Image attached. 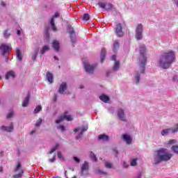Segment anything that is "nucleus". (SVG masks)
Masks as SVG:
<instances>
[{
	"instance_id": "f257e3e1",
	"label": "nucleus",
	"mask_w": 178,
	"mask_h": 178,
	"mask_svg": "<svg viewBox=\"0 0 178 178\" xmlns=\"http://www.w3.org/2000/svg\"><path fill=\"white\" fill-rule=\"evenodd\" d=\"M176 59V54L175 51H170L163 53L159 59V66L162 69H169L170 66H172V63L175 62Z\"/></svg>"
},
{
	"instance_id": "f03ea898",
	"label": "nucleus",
	"mask_w": 178,
	"mask_h": 178,
	"mask_svg": "<svg viewBox=\"0 0 178 178\" xmlns=\"http://www.w3.org/2000/svg\"><path fill=\"white\" fill-rule=\"evenodd\" d=\"M156 154H157L154 158L156 165L161 163V162H168V161H170V159H172V156H173V154L168 152V149L165 148H161L160 149L157 150Z\"/></svg>"
},
{
	"instance_id": "7ed1b4c3",
	"label": "nucleus",
	"mask_w": 178,
	"mask_h": 178,
	"mask_svg": "<svg viewBox=\"0 0 178 178\" xmlns=\"http://www.w3.org/2000/svg\"><path fill=\"white\" fill-rule=\"evenodd\" d=\"M145 46L140 47V55L142 57L140 64V73H145V65H147V56H145Z\"/></svg>"
},
{
	"instance_id": "20e7f679",
	"label": "nucleus",
	"mask_w": 178,
	"mask_h": 178,
	"mask_svg": "<svg viewBox=\"0 0 178 178\" xmlns=\"http://www.w3.org/2000/svg\"><path fill=\"white\" fill-rule=\"evenodd\" d=\"M67 120L68 122H70L72 120V116L67 115V111L64 113L63 115H61L59 119L56 120V123L58 124L59 123H61V122H63V120Z\"/></svg>"
},
{
	"instance_id": "39448f33",
	"label": "nucleus",
	"mask_w": 178,
	"mask_h": 178,
	"mask_svg": "<svg viewBox=\"0 0 178 178\" xmlns=\"http://www.w3.org/2000/svg\"><path fill=\"white\" fill-rule=\"evenodd\" d=\"M12 51V48L5 44H1L0 45V52L1 55H5L6 54H9Z\"/></svg>"
},
{
	"instance_id": "423d86ee",
	"label": "nucleus",
	"mask_w": 178,
	"mask_h": 178,
	"mask_svg": "<svg viewBox=\"0 0 178 178\" xmlns=\"http://www.w3.org/2000/svg\"><path fill=\"white\" fill-rule=\"evenodd\" d=\"M136 40H142L143 39V24H138L136 27Z\"/></svg>"
},
{
	"instance_id": "0eeeda50",
	"label": "nucleus",
	"mask_w": 178,
	"mask_h": 178,
	"mask_svg": "<svg viewBox=\"0 0 178 178\" xmlns=\"http://www.w3.org/2000/svg\"><path fill=\"white\" fill-rule=\"evenodd\" d=\"M79 130H81V132L76 136L77 140H79V138H80V137H81L83 136V133L84 131H87V130H88V125L82 126L81 127H79L77 129H74V133H77V131H79Z\"/></svg>"
},
{
	"instance_id": "6e6552de",
	"label": "nucleus",
	"mask_w": 178,
	"mask_h": 178,
	"mask_svg": "<svg viewBox=\"0 0 178 178\" xmlns=\"http://www.w3.org/2000/svg\"><path fill=\"white\" fill-rule=\"evenodd\" d=\"M95 67H97V65H90L86 64L84 65V69L87 73H89L90 74H92L94 73V70H95Z\"/></svg>"
},
{
	"instance_id": "1a4fd4ad",
	"label": "nucleus",
	"mask_w": 178,
	"mask_h": 178,
	"mask_svg": "<svg viewBox=\"0 0 178 178\" xmlns=\"http://www.w3.org/2000/svg\"><path fill=\"white\" fill-rule=\"evenodd\" d=\"M123 27L122 26V24H118L115 27V33L117 37H123Z\"/></svg>"
},
{
	"instance_id": "9d476101",
	"label": "nucleus",
	"mask_w": 178,
	"mask_h": 178,
	"mask_svg": "<svg viewBox=\"0 0 178 178\" xmlns=\"http://www.w3.org/2000/svg\"><path fill=\"white\" fill-rule=\"evenodd\" d=\"M117 115L120 120H122V122H126V114H124V110L119 108L117 111Z\"/></svg>"
},
{
	"instance_id": "9b49d317",
	"label": "nucleus",
	"mask_w": 178,
	"mask_h": 178,
	"mask_svg": "<svg viewBox=\"0 0 178 178\" xmlns=\"http://www.w3.org/2000/svg\"><path fill=\"white\" fill-rule=\"evenodd\" d=\"M14 129L13 122H11L9 127L1 126V130L2 131H7L8 133H12Z\"/></svg>"
},
{
	"instance_id": "f8f14e48",
	"label": "nucleus",
	"mask_w": 178,
	"mask_h": 178,
	"mask_svg": "<svg viewBox=\"0 0 178 178\" xmlns=\"http://www.w3.org/2000/svg\"><path fill=\"white\" fill-rule=\"evenodd\" d=\"M68 33L70 34V37L71 38V41L72 42H75L74 40H73L74 38V37H76V34L74 33V29H73V27L70 26L68 28Z\"/></svg>"
},
{
	"instance_id": "ddd939ff",
	"label": "nucleus",
	"mask_w": 178,
	"mask_h": 178,
	"mask_svg": "<svg viewBox=\"0 0 178 178\" xmlns=\"http://www.w3.org/2000/svg\"><path fill=\"white\" fill-rule=\"evenodd\" d=\"M65 90H67V84L66 83L63 82L58 88V92L60 94H63L65 91Z\"/></svg>"
},
{
	"instance_id": "4468645a",
	"label": "nucleus",
	"mask_w": 178,
	"mask_h": 178,
	"mask_svg": "<svg viewBox=\"0 0 178 178\" xmlns=\"http://www.w3.org/2000/svg\"><path fill=\"white\" fill-rule=\"evenodd\" d=\"M10 77H12V79H15V77H16V74L15 73L14 71L8 72L6 74V80H9Z\"/></svg>"
},
{
	"instance_id": "2eb2a0df",
	"label": "nucleus",
	"mask_w": 178,
	"mask_h": 178,
	"mask_svg": "<svg viewBox=\"0 0 178 178\" xmlns=\"http://www.w3.org/2000/svg\"><path fill=\"white\" fill-rule=\"evenodd\" d=\"M15 55H16V57L17 58L18 60H19L20 62H22V60H23V54H22V51H20V49H16Z\"/></svg>"
},
{
	"instance_id": "dca6fc26",
	"label": "nucleus",
	"mask_w": 178,
	"mask_h": 178,
	"mask_svg": "<svg viewBox=\"0 0 178 178\" xmlns=\"http://www.w3.org/2000/svg\"><path fill=\"white\" fill-rule=\"evenodd\" d=\"M122 138L124 140H125V143L129 145V144H131V138L130 136L127 134H123Z\"/></svg>"
},
{
	"instance_id": "f3484780",
	"label": "nucleus",
	"mask_w": 178,
	"mask_h": 178,
	"mask_svg": "<svg viewBox=\"0 0 178 178\" xmlns=\"http://www.w3.org/2000/svg\"><path fill=\"white\" fill-rule=\"evenodd\" d=\"M88 163L84 162L81 167V175H84V172H88Z\"/></svg>"
},
{
	"instance_id": "a211bd4d",
	"label": "nucleus",
	"mask_w": 178,
	"mask_h": 178,
	"mask_svg": "<svg viewBox=\"0 0 178 178\" xmlns=\"http://www.w3.org/2000/svg\"><path fill=\"white\" fill-rule=\"evenodd\" d=\"M99 99L103 102H105L106 104H108V102H109V97L106 96V95L104 94L99 96Z\"/></svg>"
},
{
	"instance_id": "6ab92c4d",
	"label": "nucleus",
	"mask_w": 178,
	"mask_h": 178,
	"mask_svg": "<svg viewBox=\"0 0 178 178\" xmlns=\"http://www.w3.org/2000/svg\"><path fill=\"white\" fill-rule=\"evenodd\" d=\"M52 47L54 49L58 52L59 51V41L58 40H54L52 43Z\"/></svg>"
},
{
	"instance_id": "aec40b11",
	"label": "nucleus",
	"mask_w": 178,
	"mask_h": 178,
	"mask_svg": "<svg viewBox=\"0 0 178 178\" xmlns=\"http://www.w3.org/2000/svg\"><path fill=\"white\" fill-rule=\"evenodd\" d=\"M47 79L49 83H50V84H51V83H54V75H52L51 72H47Z\"/></svg>"
},
{
	"instance_id": "412c9836",
	"label": "nucleus",
	"mask_w": 178,
	"mask_h": 178,
	"mask_svg": "<svg viewBox=\"0 0 178 178\" xmlns=\"http://www.w3.org/2000/svg\"><path fill=\"white\" fill-rule=\"evenodd\" d=\"M22 170H23V168L22 167V163H20V162H18L15 169V172H17V173H22Z\"/></svg>"
},
{
	"instance_id": "4be33fe9",
	"label": "nucleus",
	"mask_w": 178,
	"mask_h": 178,
	"mask_svg": "<svg viewBox=\"0 0 178 178\" xmlns=\"http://www.w3.org/2000/svg\"><path fill=\"white\" fill-rule=\"evenodd\" d=\"M99 140H103V141H108L109 136L108 135L102 134L99 136Z\"/></svg>"
},
{
	"instance_id": "5701e85b",
	"label": "nucleus",
	"mask_w": 178,
	"mask_h": 178,
	"mask_svg": "<svg viewBox=\"0 0 178 178\" xmlns=\"http://www.w3.org/2000/svg\"><path fill=\"white\" fill-rule=\"evenodd\" d=\"M105 56H106V51H105V49H102L101 52V62L103 63L104 60H105Z\"/></svg>"
},
{
	"instance_id": "b1692460",
	"label": "nucleus",
	"mask_w": 178,
	"mask_h": 178,
	"mask_svg": "<svg viewBox=\"0 0 178 178\" xmlns=\"http://www.w3.org/2000/svg\"><path fill=\"white\" fill-rule=\"evenodd\" d=\"M29 99H30V95H28L27 97H25L24 102L22 103V106L24 107L27 106V105H29Z\"/></svg>"
},
{
	"instance_id": "393cba45",
	"label": "nucleus",
	"mask_w": 178,
	"mask_h": 178,
	"mask_svg": "<svg viewBox=\"0 0 178 178\" xmlns=\"http://www.w3.org/2000/svg\"><path fill=\"white\" fill-rule=\"evenodd\" d=\"M82 20H83L84 22H88V20H90V15H88V13H85L83 15Z\"/></svg>"
},
{
	"instance_id": "a878e982",
	"label": "nucleus",
	"mask_w": 178,
	"mask_h": 178,
	"mask_svg": "<svg viewBox=\"0 0 178 178\" xmlns=\"http://www.w3.org/2000/svg\"><path fill=\"white\" fill-rule=\"evenodd\" d=\"M38 51H40V49L38 47H37L33 53V56L32 57L33 60H35V59L37 58V55H38Z\"/></svg>"
},
{
	"instance_id": "bb28decb",
	"label": "nucleus",
	"mask_w": 178,
	"mask_h": 178,
	"mask_svg": "<svg viewBox=\"0 0 178 178\" xmlns=\"http://www.w3.org/2000/svg\"><path fill=\"white\" fill-rule=\"evenodd\" d=\"M24 174V170H21V173L18 172L17 174L13 175V178H22Z\"/></svg>"
},
{
	"instance_id": "cd10ccee",
	"label": "nucleus",
	"mask_w": 178,
	"mask_h": 178,
	"mask_svg": "<svg viewBox=\"0 0 178 178\" xmlns=\"http://www.w3.org/2000/svg\"><path fill=\"white\" fill-rule=\"evenodd\" d=\"M113 9V6L111 3H107L106 4V8L105 10L108 12L109 10H112Z\"/></svg>"
},
{
	"instance_id": "c85d7f7f",
	"label": "nucleus",
	"mask_w": 178,
	"mask_h": 178,
	"mask_svg": "<svg viewBox=\"0 0 178 178\" xmlns=\"http://www.w3.org/2000/svg\"><path fill=\"white\" fill-rule=\"evenodd\" d=\"M120 67V63H119V61H115V65L113 66V70H119Z\"/></svg>"
},
{
	"instance_id": "c756f323",
	"label": "nucleus",
	"mask_w": 178,
	"mask_h": 178,
	"mask_svg": "<svg viewBox=\"0 0 178 178\" xmlns=\"http://www.w3.org/2000/svg\"><path fill=\"white\" fill-rule=\"evenodd\" d=\"M47 51H49V46H44L42 48V50H41V54L42 55H44V52H47Z\"/></svg>"
},
{
	"instance_id": "7c9ffc66",
	"label": "nucleus",
	"mask_w": 178,
	"mask_h": 178,
	"mask_svg": "<svg viewBox=\"0 0 178 178\" xmlns=\"http://www.w3.org/2000/svg\"><path fill=\"white\" fill-rule=\"evenodd\" d=\"M137 159H131L130 165L131 166H137Z\"/></svg>"
},
{
	"instance_id": "2f4dec72",
	"label": "nucleus",
	"mask_w": 178,
	"mask_h": 178,
	"mask_svg": "<svg viewBox=\"0 0 178 178\" xmlns=\"http://www.w3.org/2000/svg\"><path fill=\"white\" fill-rule=\"evenodd\" d=\"M119 49V42L118 41H115L113 45V51L116 52Z\"/></svg>"
},
{
	"instance_id": "473e14b6",
	"label": "nucleus",
	"mask_w": 178,
	"mask_h": 178,
	"mask_svg": "<svg viewBox=\"0 0 178 178\" xmlns=\"http://www.w3.org/2000/svg\"><path fill=\"white\" fill-rule=\"evenodd\" d=\"M169 133H170V129H163L161 131V135L168 136V134H169Z\"/></svg>"
},
{
	"instance_id": "72a5a7b5",
	"label": "nucleus",
	"mask_w": 178,
	"mask_h": 178,
	"mask_svg": "<svg viewBox=\"0 0 178 178\" xmlns=\"http://www.w3.org/2000/svg\"><path fill=\"white\" fill-rule=\"evenodd\" d=\"M42 111V107L41 106H38L35 108L33 113H38L39 112H41Z\"/></svg>"
},
{
	"instance_id": "f704fd0d",
	"label": "nucleus",
	"mask_w": 178,
	"mask_h": 178,
	"mask_svg": "<svg viewBox=\"0 0 178 178\" xmlns=\"http://www.w3.org/2000/svg\"><path fill=\"white\" fill-rule=\"evenodd\" d=\"M90 156L92 161H95V162H97V156H95V154L94 152H90Z\"/></svg>"
},
{
	"instance_id": "c9c22d12",
	"label": "nucleus",
	"mask_w": 178,
	"mask_h": 178,
	"mask_svg": "<svg viewBox=\"0 0 178 178\" xmlns=\"http://www.w3.org/2000/svg\"><path fill=\"white\" fill-rule=\"evenodd\" d=\"M177 131H178V124H176L174 125L172 129V133H177Z\"/></svg>"
},
{
	"instance_id": "e433bc0d",
	"label": "nucleus",
	"mask_w": 178,
	"mask_h": 178,
	"mask_svg": "<svg viewBox=\"0 0 178 178\" xmlns=\"http://www.w3.org/2000/svg\"><path fill=\"white\" fill-rule=\"evenodd\" d=\"M41 123H42V118H39L35 124V127H40V126L41 125Z\"/></svg>"
},
{
	"instance_id": "4c0bfd02",
	"label": "nucleus",
	"mask_w": 178,
	"mask_h": 178,
	"mask_svg": "<svg viewBox=\"0 0 178 178\" xmlns=\"http://www.w3.org/2000/svg\"><path fill=\"white\" fill-rule=\"evenodd\" d=\"M59 147V145L56 144L55 145V147H54L53 149H51V151L49 152V154H54V151H56V149H58V148Z\"/></svg>"
},
{
	"instance_id": "58836bf2",
	"label": "nucleus",
	"mask_w": 178,
	"mask_h": 178,
	"mask_svg": "<svg viewBox=\"0 0 178 178\" xmlns=\"http://www.w3.org/2000/svg\"><path fill=\"white\" fill-rule=\"evenodd\" d=\"M99 8H102V9H106V4H105L104 3H102V2H101V3H99Z\"/></svg>"
},
{
	"instance_id": "ea45409f",
	"label": "nucleus",
	"mask_w": 178,
	"mask_h": 178,
	"mask_svg": "<svg viewBox=\"0 0 178 178\" xmlns=\"http://www.w3.org/2000/svg\"><path fill=\"white\" fill-rule=\"evenodd\" d=\"M4 37L5 38H9V37H10V33L8 31H5Z\"/></svg>"
},
{
	"instance_id": "a19ab883",
	"label": "nucleus",
	"mask_w": 178,
	"mask_h": 178,
	"mask_svg": "<svg viewBox=\"0 0 178 178\" xmlns=\"http://www.w3.org/2000/svg\"><path fill=\"white\" fill-rule=\"evenodd\" d=\"M176 143H177V141L175 139H172L168 141V144H176Z\"/></svg>"
},
{
	"instance_id": "79ce46f5",
	"label": "nucleus",
	"mask_w": 178,
	"mask_h": 178,
	"mask_svg": "<svg viewBox=\"0 0 178 178\" xmlns=\"http://www.w3.org/2000/svg\"><path fill=\"white\" fill-rule=\"evenodd\" d=\"M57 129H58V130H61V131H65V126L63 125L58 126Z\"/></svg>"
},
{
	"instance_id": "37998d69",
	"label": "nucleus",
	"mask_w": 178,
	"mask_h": 178,
	"mask_svg": "<svg viewBox=\"0 0 178 178\" xmlns=\"http://www.w3.org/2000/svg\"><path fill=\"white\" fill-rule=\"evenodd\" d=\"M136 83H140V74H137L135 76Z\"/></svg>"
},
{
	"instance_id": "c03bdc74",
	"label": "nucleus",
	"mask_w": 178,
	"mask_h": 178,
	"mask_svg": "<svg viewBox=\"0 0 178 178\" xmlns=\"http://www.w3.org/2000/svg\"><path fill=\"white\" fill-rule=\"evenodd\" d=\"M12 116H13V111H11L10 113H9L7 115V119H10V118H12Z\"/></svg>"
},
{
	"instance_id": "a18cd8bd",
	"label": "nucleus",
	"mask_w": 178,
	"mask_h": 178,
	"mask_svg": "<svg viewBox=\"0 0 178 178\" xmlns=\"http://www.w3.org/2000/svg\"><path fill=\"white\" fill-rule=\"evenodd\" d=\"M106 168H108V169H111V168H112V164H111V163H109V162H106Z\"/></svg>"
},
{
	"instance_id": "49530a36",
	"label": "nucleus",
	"mask_w": 178,
	"mask_h": 178,
	"mask_svg": "<svg viewBox=\"0 0 178 178\" xmlns=\"http://www.w3.org/2000/svg\"><path fill=\"white\" fill-rule=\"evenodd\" d=\"M57 155H58V158H59L60 159H62V152H58Z\"/></svg>"
},
{
	"instance_id": "de8ad7c7",
	"label": "nucleus",
	"mask_w": 178,
	"mask_h": 178,
	"mask_svg": "<svg viewBox=\"0 0 178 178\" xmlns=\"http://www.w3.org/2000/svg\"><path fill=\"white\" fill-rule=\"evenodd\" d=\"M50 24L51 26L55 24V19H54V17L51 19Z\"/></svg>"
},
{
	"instance_id": "09e8293b",
	"label": "nucleus",
	"mask_w": 178,
	"mask_h": 178,
	"mask_svg": "<svg viewBox=\"0 0 178 178\" xmlns=\"http://www.w3.org/2000/svg\"><path fill=\"white\" fill-rule=\"evenodd\" d=\"M56 157L55 156H53L52 159H49V162L54 163L55 162Z\"/></svg>"
},
{
	"instance_id": "8fccbe9b",
	"label": "nucleus",
	"mask_w": 178,
	"mask_h": 178,
	"mask_svg": "<svg viewBox=\"0 0 178 178\" xmlns=\"http://www.w3.org/2000/svg\"><path fill=\"white\" fill-rule=\"evenodd\" d=\"M51 29L53 30V31H56V26L54 25H51Z\"/></svg>"
},
{
	"instance_id": "3c124183",
	"label": "nucleus",
	"mask_w": 178,
	"mask_h": 178,
	"mask_svg": "<svg viewBox=\"0 0 178 178\" xmlns=\"http://www.w3.org/2000/svg\"><path fill=\"white\" fill-rule=\"evenodd\" d=\"M74 160L75 161V162H77V163H79L80 162V159H79L77 157H74Z\"/></svg>"
},
{
	"instance_id": "603ef678",
	"label": "nucleus",
	"mask_w": 178,
	"mask_h": 178,
	"mask_svg": "<svg viewBox=\"0 0 178 178\" xmlns=\"http://www.w3.org/2000/svg\"><path fill=\"white\" fill-rule=\"evenodd\" d=\"M111 59H112V60H114L115 62H118V60H116V55H113Z\"/></svg>"
},
{
	"instance_id": "864d4df0",
	"label": "nucleus",
	"mask_w": 178,
	"mask_h": 178,
	"mask_svg": "<svg viewBox=\"0 0 178 178\" xmlns=\"http://www.w3.org/2000/svg\"><path fill=\"white\" fill-rule=\"evenodd\" d=\"M59 13H55L54 17H59Z\"/></svg>"
},
{
	"instance_id": "5fc2aeb1",
	"label": "nucleus",
	"mask_w": 178,
	"mask_h": 178,
	"mask_svg": "<svg viewBox=\"0 0 178 178\" xmlns=\"http://www.w3.org/2000/svg\"><path fill=\"white\" fill-rule=\"evenodd\" d=\"M113 151L115 154V156H118V150L116 149H113Z\"/></svg>"
},
{
	"instance_id": "6e6d98bb",
	"label": "nucleus",
	"mask_w": 178,
	"mask_h": 178,
	"mask_svg": "<svg viewBox=\"0 0 178 178\" xmlns=\"http://www.w3.org/2000/svg\"><path fill=\"white\" fill-rule=\"evenodd\" d=\"M0 5H1V6H5V2L1 1Z\"/></svg>"
},
{
	"instance_id": "4d7b16f0",
	"label": "nucleus",
	"mask_w": 178,
	"mask_h": 178,
	"mask_svg": "<svg viewBox=\"0 0 178 178\" xmlns=\"http://www.w3.org/2000/svg\"><path fill=\"white\" fill-rule=\"evenodd\" d=\"M54 58L55 59V60H59V58H58V57H56V56H54Z\"/></svg>"
},
{
	"instance_id": "13d9d810",
	"label": "nucleus",
	"mask_w": 178,
	"mask_h": 178,
	"mask_svg": "<svg viewBox=\"0 0 178 178\" xmlns=\"http://www.w3.org/2000/svg\"><path fill=\"white\" fill-rule=\"evenodd\" d=\"M17 35H20V30H18V31H17Z\"/></svg>"
},
{
	"instance_id": "bf43d9fd",
	"label": "nucleus",
	"mask_w": 178,
	"mask_h": 178,
	"mask_svg": "<svg viewBox=\"0 0 178 178\" xmlns=\"http://www.w3.org/2000/svg\"><path fill=\"white\" fill-rule=\"evenodd\" d=\"M3 172V168L0 167V172Z\"/></svg>"
},
{
	"instance_id": "052dcab7",
	"label": "nucleus",
	"mask_w": 178,
	"mask_h": 178,
	"mask_svg": "<svg viewBox=\"0 0 178 178\" xmlns=\"http://www.w3.org/2000/svg\"><path fill=\"white\" fill-rule=\"evenodd\" d=\"M34 133H35V131H31V134H34Z\"/></svg>"
},
{
	"instance_id": "680f3d73",
	"label": "nucleus",
	"mask_w": 178,
	"mask_h": 178,
	"mask_svg": "<svg viewBox=\"0 0 178 178\" xmlns=\"http://www.w3.org/2000/svg\"><path fill=\"white\" fill-rule=\"evenodd\" d=\"M55 97V101H56V94L54 95Z\"/></svg>"
},
{
	"instance_id": "e2e57ef3",
	"label": "nucleus",
	"mask_w": 178,
	"mask_h": 178,
	"mask_svg": "<svg viewBox=\"0 0 178 178\" xmlns=\"http://www.w3.org/2000/svg\"><path fill=\"white\" fill-rule=\"evenodd\" d=\"M79 88H83V86H80Z\"/></svg>"
},
{
	"instance_id": "0e129e2a",
	"label": "nucleus",
	"mask_w": 178,
	"mask_h": 178,
	"mask_svg": "<svg viewBox=\"0 0 178 178\" xmlns=\"http://www.w3.org/2000/svg\"><path fill=\"white\" fill-rule=\"evenodd\" d=\"M64 176H66V171L64 172Z\"/></svg>"
},
{
	"instance_id": "69168bd1",
	"label": "nucleus",
	"mask_w": 178,
	"mask_h": 178,
	"mask_svg": "<svg viewBox=\"0 0 178 178\" xmlns=\"http://www.w3.org/2000/svg\"><path fill=\"white\" fill-rule=\"evenodd\" d=\"M67 178H69V177H67ZM72 178H77V177H76V176H74Z\"/></svg>"
},
{
	"instance_id": "338daca9",
	"label": "nucleus",
	"mask_w": 178,
	"mask_h": 178,
	"mask_svg": "<svg viewBox=\"0 0 178 178\" xmlns=\"http://www.w3.org/2000/svg\"><path fill=\"white\" fill-rule=\"evenodd\" d=\"M0 80H2V77L1 76V75H0Z\"/></svg>"
},
{
	"instance_id": "774afa93",
	"label": "nucleus",
	"mask_w": 178,
	"mask_h": 178,
	"mask_svg": "<svg viewBox=\"0 0 178 178\" xmlns=\"http://www.w3.org/2000/svg\"><path fill=\"white\" fill-rule=\"evenodd\" d=\"M177 6H178V1L177 2Z\"/></svg>"
}]
</instances>
